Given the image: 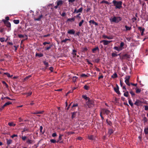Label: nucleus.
<instances>
[{
    "mask_svg": "<svg viewBox=\"0 0 148 148\" xmlns=\"http://www.w3.org/2000/svg\"><path fill=\"white\" fill-rule=\"evenodd\" d=\"M112 3L114 4V5L115 6L116 8L120 9L122 7V2L121 1H117L115 0H114L112 1Z\"/></svg>",
    "mask_w": 148,
    "mask_h": 148,
    "instance_id": "obj_1",
    "label": "nucleus"
},
{
    "mask_svg": "<svg viewBox=\"0 0 148 148\" xmlns=\"http://www.w3.org/2000/svg\"><path fill=\"white\" fill-rule=\"evenodd\" d=\"M122 18L120 16H114L111 19H110V20L111 22H114L115 23H118L120 21H121Z\"/></svg>",
    "mask_w": 148,
    "mask_h": 148,
    "instance_id": "obj_2",
    "label": "nucleus"
},
{
    "mask_svg": "<svg viewBox=\"0 0 148 148\" xmlns=\"http://www.w3.org/2000/svg\"><path fill=\"white\" fill-rule=\"evenodd\" d=\"M2 21L4 23L5 25L8 28V31L10 30L11 29V24L8 21H6L4 19H3Z\"/></svg>",
    "mask_w": 148,
    "mask_h": 148,
    "instance_id": "obj_3",
    "label": "nucleus"
},
{
    "mask_svg": "<svg viewBox=\"0 0 148 148\" xmlns=\"http://www.w3.org/2000/svg\"><path fill=\"white\" fill-rule=\"evenodd\" d=\"M94 103L93 101L90 99L86 102L87 105L89 108L92 107L94 106Z\"/></svg>",
    "mask_w": 148,
    "mask_h": 148,
    "instance_id": "obj_4",
    "label": "nucleus"
},
{
    "mask_svg": "<svg viewBox=\"0 0 148 148\" xmlns=\"http://www.w3.org/2000/svg\"><path fill=\"white\" fill-rule=\"evenodd\" d=\"M101 112L103 114H106V115H108L110 113V110H108L106 108H103L101 110Z\"/></svg>",
    "mask_w": 148,
    "mask_h": 148,
    "instance_id": "obj_5",
    "label": "nucleus"
},
{
    "mask_svg": "<svg viewBox=\"0 0 148 148\" xmlns=\"http://www.w3.org/2000/svg\"><path fill=\"white\" fill-rule=\"evenodd\" d=\"M112 41H108L106 40H103L100 41V43L103 42V44L105 45H107L109 44L110 42H112Z\"/></svg>",
    "mask_w": 148,
    "mask_h": 148,
    "instance_id": "obj_6",
    "label": "nucleus"
},
{
    "mask_svg": "<svg viewBox=\"0 0 148 148\" xmlns=\"http://www.w3.org/2000/svg\"><path fill=\"white\" fill-rule=\"evenodd\" d=\"M114 91L118 95L121 94V93L120 92L119 90V86L117 84H116V87H114Z\"/></svg>",
    "mask_w": 148,
    "mask_h": 148,
    "instance_id": "obj_7",
    "label": "nucleus"
},
{
    "mask_svg": "<svg viewBox=\"0 0 148 148\" xmlns=\"http://www.w3.org/2000/svg\"><path fill=\"white\" fill-rule=\"evenodd\" d=\"M142 104V102L138 99H137L134 103V104L137 106H139L141 105Z\"/></svg>",
    "mask_w": 148,
    "mask_h": 148,
    "instance_id": "obj_8",
    "label": "nucleus"
},
{
    "mask_svg": "<svg viewBox=\"0 0 148 148\" xmlns=\"http://www.w3.org/2000/svg\"><path fill=\"white\" fill-rule=\"evenodd\" d=\"M75 31L73 29H70L67 32L68 34L71 35H74L75 34Z\"/></svg>",
    "mask_w": 148,
    "mask_h": 148,
    "instance_id": "obj_9",
    "label": "nucleus"
},
{
    "mask_svg": "<svg viewBox=\"0 0 148 148\" xmlns=\"http://www.w3.org/2000/svg\"><path fill=\"white\" fill-rule=\"evenodd\" d=\"M56 3L58 6H60L63 4V2L62 0H60L57 1Z\"/></svg>",
    "mask_w": 148,
    "mask_h": 148,
    "instance_id": "obj_10",
    "label": "nucleus"
},
{
    "mask_svg": "<svg viewBox=\"0 0 148 148\" xmlns=\"http://www.w3.org/2000/svg\"><path fill=\"white\" fill-rule=\"evenodd\" d=\"M25 131H27L28 132H29V128L28 127H25L23 129V131H22V133L23 134Z\"/></svg>",
    "mask_w": 148,
    "mask_h": 148,
    "instance_id": "obj_11",
    "label": "nucleus"
},
{
    "mask_svg": "<svg viewBox=\"0 0 148 148\" xmlns=\"http://www.w3.org/2000/svg\"><path fill=\"white\" fill-rule=\"evenodd\" d=\"M43 15L42 14L40 15L38 18H35L34 20L37 21H40V19L43 17Z\"/></svg>",
    "mask_w": 148,
    "mask_h": 148,
    "instance_id": "obj_12",
    "label": "nucleus"
},
{
    "mask_svg": "<svg viewBox=\"0 0 148 148\" xmlns=\"http://www.w3.org/2000/svg\"><path fill=\"white\" fill-rule=\"evenodd\" d=\"M34 140L28 139L26 141V143L28 144H32L34 143Z\"/></svg>",
    "mask_w": 148,
    "mask_h": 148,
    "instance_id": "obj_13",
    "label": "nucleus"
},
{
    "mask_svg": "<svg viewBox=\"0 0 148 148\" xmlns=\"http://www.w3.org/2000/svg\"><path fill=\"white\" fill-rule=\"evenodd\" d=\"M75 16H74L73 18H69V19H68L67 20V21H71V22L74 21H75Z\"/></svg>",
    "mask_w": 148,
    "mask_h": 148,
    "instance_id": "obj_14",
    "label": "nucleus"
},
{
    "mask_svg": "<svg viewBox=\"0 0 148 148\" xmlns=\"http://www.w3.org/2000/svg\"><path fill=\"white\" fill-rule=\"evenodd\" d=\"M128 102L129 104L132 107H133V103L132 102V101L131 100V99L130 98H128Z\"/></svg>",
    "mask_w": 148,
    "mask_h": 148,
    "instance_id": "obj_15",
    "label": "nucleus"
},
{
    "mask_svg": "<svg viewBox=\"0 0 148 148\" xmlns=\"http://www.w3.org/2000/svg\"><path fill=\"white\" fill-rule=\"evenodd\" d=\"M6 140L7 141V144L8 145L11 144L12 142V140L11 139H7Z\"/></svg>",
    "mask_w": 148,
    "mask_h": 148,
    "instance_id": "obj_16",
    "label": "nucleus"
},
{
    "mask_svg": "<svg viewBox=\"0 0 148 148\" xmlns=\"http://www.w3.org/2000/svg\"><path fill=\"white\" fill-rule=\"evenodd\" d=\"M43 54L42 53H36V54L35 56L36 57L38 56L39 57H41L43 56Z\"/></svg>",
    "mask_w": 148,
    "mask_h": 148,
    "instance_id": "obj_17",
    "label": "nucleus"
},
{
    "mask_svg": "<svg viewBox=\"0 0 148 148\" xmlns=\"http://www.w3.org/2000/svg\"><path fill=\"white\" fill-rule=\"evenodd\" d=\"M113 132V130L112 129L109 128L108 130V133L110 135H111Z\"/></svg>",
    "mask_w": 148,
    "mask_h": 148,
    "instance_id": "obj_18",
    "label": "nucleus"
},
{
    "mask_svg": "<svg viewBox=\"0 0 148 148\" xmlns=\"http://www.w3.org/2000/svg\"><path fill=\"white\" fill-rule=\"evenodd\" d=\"M78 106V104L77 103H75L73 104L72 107V110H74L75 109V108L76 107H77Z\"/></svg>",
    "mask_w": 148,
    "mask_h": 148,
    "instance_id": "obj_19",
    "label": "nucleus"
},
{
    "mask_svg": "<svg viewBox=\"0 0 148 148\" xmlns=\"http://www.w3.org/2000/svg\"><path fill=\"white\" fill-rule=\"evenodd\" d=\"M130 93L132 97H134L135 94L132 90H130Z\"/></svg>",
    "mask_w": 148,
    "mask_h": 148,
    "instance_id": "obj_20",
    "label": "nucleus"
},
{
    "mask_svg": "<svg viewBox=\"0 0 148 148\" xmlns=\"http://www.w3.org/2000/svg\"><path fill=\"white\" fill-rule=\"evenodd\" d=\"M114 49L118 51H119L122 50V49L120 47H119L116 46L114 47Z\"/></svg>",
    "mask_w": 148,
    "mask_h": 148,
    "instance_id": "obj_21",
    "label": "nucleus"
},
{
    "mask_svg": "<svg viewBox=\"0 0 148 148\" xmlns=\"http://www.w3.org/2000/svg\"><path fill=\"white\" fill-rule=\"evenodd\" d=\"M8 125L10 126L14 127L16 125V124L13 122H9L8 123Z\"/></svg>",
    "mask_w": 148,
    "mask_h": 148,
    "instance_id": "obj_22",
    "label": "nucleus"
},
{
    "mask_svg": "<svg viewBox=\"0 0 148 148\" xmlns=\"http://www.w3.org/2000/svg\"><path fill=\"white\" fill-rule=\"evenodd\" d=\"M97 50H99V49L98 47H96L92 49V51L93 53H95V51Z\"/></svg>",
    "mask_w": 148,
    "mask_h": 148,
    "instance_id": "obj_23",
    "label": "nucleus"
},
{
    "mask_svg": "<svg viewBox=\"0 0 148 148\" xmlns=\"http://www.w3.org/2000/svg\"><path fill=\"white\" fill-rule=\"evenodd\" d=\"M106 122L109 125L111 126L112 125V122L110 121H108V119L106 120Z\"/></svg>",
    "mask_w": 148,
    "mask_h": 148,
    "instance_id": "obj_24",
    "label": "nucleus"
},
{
    "mask_svg": "<svg viewBox=\"0 0 148 148\" xmlns=\"http://www.w3.org/2000/svg\"><path fill=\"white\" fill-rule=\"evenodd\" d=\"M3 74L7 75L8 77H11L13 76V75H10V74L8 73H4Z\"/></svg>",
    "mask_w": 148,
    "mask_h": 148,
    "instance_id": "obj_25",
    "label": "nucleus"
},
{
    "mask_svg": "<svg viewBox=\"0 0 148 148\" xmlns=\"http://www.w3.org/2000/svg\"><path fill=\"white\" fill-rule=\"evenodd\" d=\"M103 3H106L107 4H111L110 3H109L108 1H106V0H103V1H101L100 2L101 4H102Z\"/></svg>",
    "mask_w": 148,
    "mask_h": 148,
    "instance_id": "obj_26",
    "label": "nucleus"
},
{
    "mask_svg": "<svg viewBox=\"0 0 148 148\" xmlns=\"http://www.w3.org/2000/svg\"><path fill=\"white\" fill-rule=\"evenodd\" d=\"M135 89H136V93L138 94L140 93L141 91L140 89L136 88Z\"/></svg>",
    "mask_w": 148,
    "mask_h": 148,
    "instance_id": "obj_27",
    "label": "nucleus"
},
{
    "mask_svg": "<svg viewBox=\"0 0 148 148\" xmlns=\"http://www.w3.org/2000/svg\"><path fill=\"white\" fill-rule=\"evenodd\" d=\"M88 76H89L88 75H86L84 73H82L80 75L81 77H88Z\"/></svg>",
    "mask_w": 148,
    "mask_h": 148,
    "instance_id": "obj_28",
    "label": "nucleus"
},
{
    "mask_svg": "<svg viewBox=\"0 0 148 148\" xmlns=\"http://www.w3.org/2000/svg\"><path fill=\"white\" fill-rule=\"evenodd\" d=\"M124 96L126 97H128V95H129V92L128 91H127V90L126 91H125V92H124Z\"/></svg>",
    "mask_w": 148,
    "mask_h": 148,
    "instance_id": "obj_29",
    "label": "nucleus"
},
{
    "mask_svg": "<svg viewBox=\"0 0 148 148\" xmlns=\"http://www.w3.org/2000/svg\"><path fill=\"white\" fill-rule=\"evenodd\" d=\"M12 102H11L10 101H8V102H7L4 105V106H8L10 104H12Z\"/></svg>",
    "mask_w": 148,
    "mask_h": 148,
    "instance_id": "obj_30",
    "label": "nucleus"
},
{
    "mask_svg": "<svg viewBox=\"0 0 148 148\" xmlns=\"http://www.w3.org/2000/svg\"><path fill=\"white\" fill-rule=\"evenodd\" d=\"M84 22V20L83 19L79 23V27H81L83 23Z\"/></svg>",
    "mask_w": 148,
    "mask_h": 148,
    "instance_id": "obj_31",
    "label": "nucleus"
},
{
    "mask_svg": "<svg viewBox=\"0 0 148 148\" xmlns=\"http://www.w3.org/2000/svg\"><path fill=\"white\" fill-rule=\"evenodd\" d=\"M118 77V75L116 73H114L111 76L112 78H114Z\"/></svg>",
    "mask_w": 148,
    "mask_h": 148,
    "instance_id": "obj_32",
    "label": "nucleus"
},
{
    "mask_svg": "<svg viewBox=\"0 0 148 148\" xmlns=\"http://www.w3.org/2000/svg\"><path fill=\"white\" fill-rule=\"evenodd\" d=\"M13 22L15 24H17L19 23V21L18 20H14Z\"/></svg>",
    "mask_w": 148,
    "mask_h": 148,
    "instance_id": "obj_33",
    "label": "nucleus"
},
{
    "mask_svg": "<svg viewBox=\"0 0 148 148\" xmlns=\"http://www.w3.org/2000/svg\"><path fill=\"white\" fill-rule=\"evenodd\" d=\"M83 8L82 7L80 8L78 10H77L76 12V13H77L79 12H82L83 10Z\"/></svg>",
    "mask_w": 148,
    "mask_h": 148,
    "instance_id": "obj_34",
    "label": "nucleus"
},
{
    "mask_svg": "<svg viewBox=\"0 0 148 148\" xmlns=\"http://www.w3.org/2000/svg\"><path fill=\"white\" fill-rule=\"evenodd\" d=\"M82 98L86 100H89V98L87 97L86 95H83L82 96Z\"/></svg>",
    "mask_w": 148,
    "mask_h": 148,
    "instance_id": "obj_35",
    "label": "nucleus"
},
{
    "mask_svg": "<svg viewBox=\"0 0 148 148\" xmlns=\"http://www.w3.org/2000/svg\"><path fill=\"white\" fill-rule=\"evenodd\" d=\"M88 138L90 140H93L94 139V137L93 135H90L88 136Z\"/></svg>",
    "mask_w": 148,
    "mask_h": 148,
    "instance_id": "obj_36",
    "label": "nucleus"
},
{
    "mask_svg": "<svg viewBox=\"0 0 148 148\" xmlns=\"http://www.w3.org/2000/svg\"><path fill=\"white\" fill-rule=\"evenodd\" d=\"M2 82L3 84L5 85L6 86V87L7 88H8V85L4 81H2Z\"/></svg>",
    "mask_w": 148,
    "mask_h": 148,
    "instance_id": "obj_37",
    "label": "nucleus"
},
{
    "mask_svg": "<svg viewBox=\"0 0 148 148\" xmlns=\"http://www.w3.org/2000/svg\"><path fill=\"white\" fill-rule=\"evenodd\" d=\"M77 78V77L76 76L73 77L72 80L74 82H76V79Z\"/></svg>",
    "mask_w": 148,
    "mask_h": 148,
    "instance_id": "obj_38",
    "label": "nucleus"
},
{
    "mask_svg": "<svg viewBox=\"0 0 148 148\" xmlns=\"http://www.w3.org/2000/svg\"><path fill=\"white\" fill-rule=\"evenodd\" d=\"M70 39L68 38H65V40H62L61 41V43L62 42H65L66 41L68 40H70Z\"/></svg>",
    "mask_w": 148,
    "mask_h": 148,
    "instance_id": "obj_39",
    "label": "nucleus"
},
{
    "mask_svg": "<svg viewBox=\"0 0 148 148\" xmlns=\"http://www.w3.org/2000/svg\"><path fill=\"white\" fill-rule=\"evenodd\" d=\"M43 63L45 65L46 68H47L48 67L49 64L47 62H46L45 61H43Z\"/></svg>",
    "mask_w": 148,
    "mask_h": 148,
    "instance_id": "obj_40",
    "label": "nucleus"
},
{
    "mask_svg": "<svg viewBox=\"0 0 148 148\" xmlns=\"http://www.w3.org/2000/svg\"><path fill=\"white\" fill-rule=\"evenodd\" d=\"M125 28L126 30H127V31L130 30L131 29V27L127 26L126 25H125Z\"/></svg>",
    "mask_w": 148,
    "mask_h": 148,
    "instance_id": "obj_41",
    "label": "nucleus"
},
{
    "mask_svg": "<svg viewBox=\"0 0 148 148\" xmlns=\"http://www.w3.org/2000/svg\"><path fill=\"white\" fill-rule=\"evenodd\" d=\"M123 58H125L126 57L127 58H130L129 56L127 54H125L123 55Z\"/></svg>",
    "mask_w": 148,
    "mask_h": 148,
    "instance_id": "obj_42",
    "label": "nucleus"
},
{
    "mask_svg": "<svg viewBox=\"0 0 148 148\" xmlns=\"http://www.w3.org/2000/svg\"><path fill=\"white\" fill-rule=\"evenodd\" d=\"M138 29L141 32H142L143 30H144V31H145V29L142 28V27H138Z\"/></svg>",
    "mask_w": 148,
    "mask_h": 148,
    "instance_id": "obj_43",
    "label": "nucleus"
},
{
    "mask_svg": "<svg viewBox=\"0 0 148 148\" xmlns=\"http://www.w3.org/2000/svg\"><path fill=\"white\" fill-rule=\"evenodd\" d=\"M84 89L86 90H88L89 89V87L86 85L84 86Z\"/></svg>",
    "mask_w": 148,
    "mask_h": 148,
    "instance_id": "obj_44",
    "label": "nucleus"
},
{
    "mask_svg": "<svg viewBox=\"0 0 148 148\" xmlns=\"http://www.w3.org/2000/svg\"><path fill=\"white\" fill-rule=\"evenodd\" d=\"M130 76L129 75L127 76L125 78V80H129L130 79Z\"/></svg>",
    "mask_w": 148,
    "mask_h": 148,
    "instance_id": "obj_45",
    "label": "nucleus"
},
{
    "mask_svg": "<svg viewBox=\"0 0 148 148\" xmlns=\"http://www.w3.org/2000/svg\"><path fill=\"white\" fill-rule=\"evenodd\" d=\"M112 57H115L116 56H118V55L117 54H116V53H113L112 54Z\"/></svg>",
    "mask_w": 148,
    "mask_h": 148,
    "instance_id": "obj_46",
    "label": "nucleus"
},
{
    "mask_svg": "<svg viewBox=\"0 0 148 148\" xmlns=\"http://www.w3.org/2000/svg\"><path fill=\"white\" fill-rule=\"evenodd\" d=\"M5 41V38L3 37L0 38V41L3 42H4Z\"/></svg>",
    "mask_w": 148,
    "mask_h": 148,
    "instance_id": "obj_47",
    "label": "nucleus"
},
{
    "mask_svg": "<svg viewBox=\"0 0 148 148\" xmlns=\"http://www.w3.org/2000/svg\"><path fill=\"white\" fill-rule=\"evenodd\" d=\"M125 82L126 84L128 86H130L131 84L129 82V80H125Z\"/></svg>",
    "mask_w": 148,
    "mask_h": 148,
    "instance_id": "obj_48",
    "label": "nucleus"
},
{
    "mask_svg": "<svg viewBox=\"0 0 148 148\" xmlns=\"http://www.w3.org/2000/svg\"><path fill=\"white\" fill-rule=\"evenodd\" d=\"M143 121H144V123H146L147 122L148 119L146 117H144L143 118Z\"/></svg>",
    "mask_w": 148,
    "mask_h": 148,
    "instance_id": "obj_49",
    "label": "nucleus"
},
{
    "mask_svg": "<svg viewBox=\"0 0 148 148\" xmlns=\"http://www.w3.org/2000/svg\"><path fill=\"white\" fill-rule=\"evenodd\" d=\"M76 112H73L72 113V119H73L75 117V114Z\"/></svg>",
    "mask_w": 148,
    "mask_h": 148,
    "instance_id": "obj_50",
    "label": "nucleus"
},
{
    "mask_svg": "<svg viewBox=\"0 0 148 148\" xmlns=\"http://www.w3.org/2000/svg\"><path fill=\"white\" fill-rule=\"evenodd\" d=\"M52 47V45H50L49 46V47L46 48L45 50H49L51 48V47Z\"/></svg>",
    "mask_w": 148,
    "mask_h": 148,
    "instance_id": "obj_51",
    "label": "nucleus"
},
{
    "mask_svg": "<svg viewBox=\"0 0 148 148\" xmlns=\"http://www.w3.org/2000/svg\"><path fill=\"white\" fill-rule=\"evenodd\" d=\"M144 132L145 134H148V130L146 128H145L144 129Z\"/></svg>",
    "mask_w": 148,
    "mask_h": 148,
    "instance_id": "obj_52",
    "label": "nucleus"
},
{
    "mask_svg": "<svg viewBox=\"0 0 148 148\" xmlns=\"http://www.w3.org/2000/svg\"><path fill=\"white\" fill-rule=\"evenodd\" d=\"M95 62L97 63H98L99 62L100 60V59L99 58H96V59L95 60Z\"/></svg>",
    "mask_w": 148,
    "mask_h": 148,
    "instance_id": "obj_53",
    "label": "nucleus"
},
{
    "mask_svg": "<svg viewBox=\"0 0 148 148\" xmlns=\"http://www.w3.org/2000/svg\"><path fill=\"white\" fill-rule=\"evenodd\" d=\"M43 129V127L42 126H41L40 127V131L41 133H42V134H43L44 133V132H42V130Z\"/></svg>",
    "mask_w": 148,
    "mask_h": 148,
    "instance_id": "obj_54",
    "label": "nucleus"
},
{
    "mask_svg": "<svg viewBox=\"0 0 148 148\" xmlns=\"http://www.w3.org/2000/svg\"><path fill=\"white\" fill-rule=\"evenodd\" d=\"M124 44L123 42H121L120 43V47L121 48L123 47L124 45Z\"/></svg>",
    "mask_w": 148,
    "mask_h": 148,
    "instance_id": "obj_55",
    "label": "nucleus"
},
{
    "mask_svg": "<svg viewBox=\"0 0 148 148\" xmlns=\"http://www.w3.org/2000/svg\"><path fill=\"white\" fill-rule=\"evenodd\" d=\"M63 136V135L62 134H60L59 137V140H62V136Z\"/></svg>",
    "mask_w": 148,
    "mask_h": 148,
    "instance_id": "obj_56",
    "label": "nucleus"
},
{
    "mask_svg": "<svg viewBox=\"0 0 148 148\" xmlns=\"http://www.w3.org/2000/svg\"><path fill=\"white\" fill-rule=\"evenodd\" d=\"M27 136H22V137H21V138L24 141L27 138Z\"/></svg>",
    "mask_w": 148,
    "mask_h": 148,
    "instance_id": "obj_57",
    "label": "nucleus"
},
{
    "mask_svg": "<svg viewBox=\"0 0 148 148\" xmlns=\"http://www.w3.org/2000/svg\"><path fill=\"white\" fill-rule=\"evenodd\" d=\"M50 142L52 143H55L56 142V141L55 139H52L50 140Z\"/></svg>",
    "mask_w": 148,
    "mask_h": 148,
    "instance_id": "obj_58",
    "label": "nucleus"
},
{
    "mask_svg": "<svg viewBox=\"0 0 148 148\" xmlns=\"http://www.w3.org/2000/svg\"><path fill=\"white\" fill-rule=\"evenodd\" d=\"M32 94V92H29L28 93H27V97L28 96H29L30 95H31Z\"/></svg>",
    "mask_w": 148,
    "mask_h": 148,
    "instance_id": "obj_59",
    "label": "nucleus"
},
{
    "mask_svg": "<svg viewBox=\"0 0 148 148\" xmlns=\"http://www.w3.org/2000/svg\"><path fill=\"white\" fill-rule=\"evenodd\" d=\"M18 36L19 38H22L24 37V36L23 35L21 34H18Z\"/></svg>",
    "mask_w": 148,
    "mask_h": 148,
    "instance_id": "obj_60",
    "label": "nucleus"
},
{
    "mask_svg": "<svg viewBox=\"0 0 148 148\" xmlns=\"http://www.w3.org/2000/svg\"><path fill=\"white\" fill-rule=\"evenodd\" d=\"M4 31V29L3 28H1L0 27V32L1 33L3 32Z\"/></svg>",
    "mask_w": 148,
    "mask_h": 148,
    "instance_id": "obj_61",
    "label": "nucleus"
},
{
    "mask_svg": "<svg viewBox=\"0 0 148 148\" xmlns=\"http://www.w3.org/2000/svg\"><path fill=\"white\" fill-rule=\"evenodd\" d=\"M31 77V75H29L28 76L26 77L24 79V80H26L28 79L30 77Z\"/></svg>",
    "mask_w": 148,
    "mask_h": 148,
    "instance_id": "obj_62",
    "label": "nucleus"
},
{
    "mask_svg": "<svg viewBox=\"0 0 148 148\" xmlns=\"http://www.w3.org/2000/svg\"><path fill=\"white\" fill-rule=\"evenodd\" d=\"M44 112V111L43 110H42L41 111H38V114H42Z\"/></svg>",
    "mask_w": 148,
    "mask_h": 148,
    "instance_id": "obj_63",
    "label": "nucleus"
},
{
    "mask_svg": "<svg viewBox=\"0 0 148 148\" xmlns=\"http://www.w3.org/2000/svg\"><path fill=\"white\" fill-rule=\"evenodd\" d=\"M145 110H148V106H145Z\"/></svg>",
    "mask_w": 148,
    "mask_h": 148,
    "instance_id": "obj_64",
    "label": "nucleus"
}]
</instances>
